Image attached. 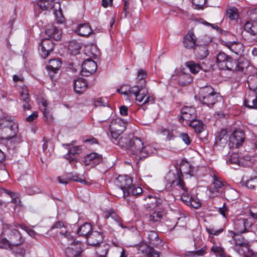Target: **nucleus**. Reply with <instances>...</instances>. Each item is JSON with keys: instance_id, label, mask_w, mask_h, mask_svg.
<instances>
[{"instance_id": "obj_1", "label": "nucleus", "mask_w": 257, "mask_h": 257, "mask_svg": "<svg viewBox=\"0 0 257 257\" xmlns=\"http://www.w3.org/2000/svg\"><path fill=\"white\" fill-rule=\"evenodd\" d=\"M116 141L117 145L121 148L127 149L138 160L146 158L157 152L156 147L151 145H145L138 138L130 139L127 137H121L118 138Z\"/></svg>"}, {"instance_id": "obj_2", "label": "nucleus", "mask_w": 257, "mask_h": 257, "mask_svg": "<svg viewBox=\"0 0 257 257\" xmlns=\"http://www.w3.org/2000/svg\"><path fill=\"white\" fill-rule=\"evenodd\" d=\"M146 76L147 72L145 70L143 69L139 70L138 72L137 79L140 85L133 86L129 89L130 93H133L135 95L136 100L142 103L140 109H143V110H145L144 105L153 104L155 101L154 97L150 95L147 88L145 86Z\"/></svg>"}, {"instance_id": "obj_3", "label": "nucleus", "mask_w": 257, "mask_h": 257, "mask_svg": "<svg viewBox=\"0 0 257 257\" xmlns=\"http://www.w3.org/2000/svg\"><path fill=\"white\" fill-rule=\"evenodd\" d=\"M216 63L220 69L239 72H243L248 65L242 61L236 62L224 52H219L217 54Z\"/></svg>"}, {"instance_id": "obj_4", "label": "nucleus", "mask_w": 257, "mask_h": 257, "mask_svg": "<svg viewBox=\"0 0 257 257\" xmlns=\"http://www.w3.org/2000/svg\"><path fill=\"white\" fill-rule=\"evenodd\" d=\"M167 184L170 186L172 185L179 186L183 191L181 196V199L187 205L192 198L188 193L187 189L185 186L184 181L179 175L176 176L174 174L169 173L165 177Z\"/></svg>"}, {"instance_id": "obj_5", "label": "nucleus", "mask_w": 257, "mask_h": 257, "mask_svg": "<svg viewBox=\"0 0 257 257\" xmlns=\"http://www.w3.org/2000/svg\"><path fill=\"white\" fill-rule=\"evenodd\" d=\"M133 180L127 175H119L115 180V185L118 188L113 189V195L119 196L122 195L123 197L126 196L127 191L132 185Z\"/></svg>"}, {"instance_id": "obj_6", "label": "nucleus", "mask_w": 257, "mask_h": 257, "mask_svg": "<svg viewBox=\"0 0 257 257\" xmlns=\"http://www.w3.org/2000/svg\"><path fill=\"white\" fill-rule=\"evenodd\" d=\"M199 97L202 103L209 107L213 106L220 97L219 94L215 92L213 88L210 86H207L200 89Z\"/></svg>"}, {"instance_id": "obj_7", "label": "nucleus", "mask_w": 257, "mask_h": 257, "mask_svg": "<svg viewBox=\"0 0 257 257\" xmlns=\"http://www.w3.org/2000/svg\"><path fill=\"white\" fill-rule=\"evenodd\" d=\"M126 126V122L119 118L112 120L109 126V132L111 138L116 141L125 130Z\"/></svg>"}, {"instance_id": "obj_8", "label": "nucleus", "mask_w": 257, "mask_h": 257, "mask_svg": "<svg viewBox=\"0 0 257 257\" xmlns=\"http://www.w3.org/2000/svg\"><path fill=\"white\" fill-rule=\"evenodd\" d=\"M225 186V182H222L221 179L216 175L213 176V182L210 185L209 190V196L213 198L222 193L223 192L224 187Z\"/></svg>"}, {"instance_id": "obj_9", "label": "nucleus", "mask_w": 257, "mask_h": 257, "mask_svg": "<svg viewBox=\"0 0 257 257\" xmlns=\"http://www.w3.org/2000/svg\"><path fill=\"white\" fill-rule=\"evenodd\" d=\"M244 139V132L241 130H235L229 137L228 146L229 148H238L242 146Z\"/></svg>"}, {"instance_id": "obj_10", "label": "nucleus", "mask_w": 257, "mask_h": 257, "mask_svg": "<svg viewBox=\"0 0 257 257\" xmlns=\"http://www.w3.org/2000/svg\"><path fill=\"white\" fill-rule=\"evenodd\" d=\"M82 252L81 243L80 241H74L65 249L66 257H81Z\"/></svg>"}, {"instance_id": "obj_11", "label": "nucleus", "mask_w": 257, "mask_h": 257, "mask_svg": "<svg viewBox=\"0 0 257 257\" xmlns=\"http://www.w3.org/2000/svg\"><path fill=\"white\" fill-rule=\"evenodd\" d=\"M8 240L14 248L22 244L23 240L18 230L15 228L6 230Z\"/></svg>"}, {"instance_id": "obj_12", "label": "nucleus", "mask_w": 257, "mask_h": 257, "mask_svg": "<svg viewBox=\"0 0 257 257\" xmlns=\"http://www.w3.org/2000/svg\"><path fill=\"white\" fill-rule=\"evenodd\" d=\"M54 44L49 39H43L40 43L39 50L43 58L48 56L50 53L53 51Z\"/></svg>"}, {"instance_id": "obj_13", "label": "nucleus", "mask_w": 257, "mask_h": 257, "mask_svg": "<svg viewBox=\"0 0 257 257\" xmlns=\"http://www.w3.org/2000/svg\"><path fill=\"white\" fill-rule=\"evenodd\" d=\"M97 69L96 63L90 59L85 60L82 65L81 74L83 76H88L94 73Z\"/></svg>"}, {"instance_id": "obj_14", "label": "nucleus", "mask_w": 257, "mask_h": 257, "mask_svg": "<svg viewBox=\"0 0 257 257\" xmlns=\"http://www.w3.org/2000/svg\"><path fill=\"white\" fill-rule=\"evenodd\" d=\"M102 161L101 155L96 153H92L86 155L84 158L83 162L85 166H90L94 167Z\"/></svg>"}, {"instance_id": "obj_15", "label": "nucleus", "mask_w": 257, "mask_h": 257, "mask_svg": "<svg viewBox=\"0 0 257 257\" xmlns=\"http://www.w3.org/2000/svg\"><path fill=\"white\" fill-rule=\"evenodd\" d=\"M197 41V38L195 36L193 30L191 29L184 36L183 43L185 48L190 49L195 47Z\"/></svg>"}, {"instance_id": "obj_16", "label": "nucleus", "mask_w": 257, "mask_h": 257, "mask_svg": "<svg viewBox=\"0 0 257 257\" xmlns=\"http://www.w3.org/2000/svg\"><path fill=\"white\" fill-rule=\"evenodd\" d=\"M18 132V125L16 122L7 127L0 133V138L4 140H10L14 138Z\"/></svg>"}, {"instance_id": "obj_17", "label": "nucleus", "mask_w": 257, "mask_h": 257, "mask_svg": "<svg viewBox=\"0 0 257 257\" xmlns=\"http://www.w3.org/2000/svg\"><path fill=\"white\" fill-rule=\"evenodd\" d=\"M87 243L91 246H96L103 240L102 234L98 231L91 232L86 237Z\"/></svg>"}, {"instance_id": "obj_18", "label": "nucleus", "mask_w": 257, "mask_h": 257, "mask_svg": "<svg viewBox=\"0 0 257 257\" xmlns=\"http://www.w3.org/2000/svg\"><path fill=\"white\" fill-rule=\"evenodd\" d=\"M224 45L227 47L231 52L237 55H241L243 52V45L238 42H225Z\"/></svg>"}, {"instance_id": "obj_19", "label": "nucleus", "mask_w": 257, "mask_h": 257, "mask_svg": "<svg viewBox=\"0 0 257 257\" xmlns=\"http://www.w3.org/2000/svg\"><path fill=\"white\" fill-rule=\"evenodd\" d=\"M244 103L245 106L249 108H257L256 91L251 90L249 92L244 99Z\"/></svg>"}, {"instance_id": "obj_20", "label": "nucleus", "mask_w": 257, "mask_h": 257, "mask_svg": "<svg viewBox=\"0 0 257 257\" xmlns=\"http://www.w3.org/2000/svg\"><path fill=\"white\" fill-rule=\"evenodd\" d=\"M45 32L48 36L56 41L60 40L61 38V30L58 29L53 25H48L47 26Z\"/></svg>"}, {"instance_id": "obj_21", "label": "nucleus", "mask_w": 257, "mask_h": 257, "mask_svg": "<svg viewBox=\"0 0 257 257\" xmlns=\"http://www.w3.org/2000/svg\"><path fill=\"white\" fill-rule=\"evenodd\" d=\"M182 115L180 118L182 119V121L184 120L189 121L192 119L196 118L195 110L192 107L184 106L181 110Z\"/></svg>"}, {"instance_id": "obj_22", "label": "nucleus", "mask_w": 257, "mask_h": 257, "mask_svg": "<svg viewBox=\"0 0 257 257\" xmlns=\"http://www.w3.org/2000/svg\"><path fill=\"white\" fill-rule=\"evenodd\" d=\"M252 223L250 219L247 218L240 219L236 223V229L240 233H244L250 229Z\"/></svg>"}, {"instance_id": "obj_23", "label": "nucleus", "mask_w": 257, "mask_h": 257, "mask_svg": "<svg viewBox=\"0 0 257 257\" xmlns=\"http://www.w3.org/2000/svg\"><path fill=\"white\" fill-rule=\"evenodd\" d=\"M20 99L24 102L23 107L24 110H30L31 108V105L29 104L30 98L29 97L28 90L27 87L25 86L21 87Z\"/></svg>"}, {"instance_id": "obj_24", "label": "nucleus", "mask_w": 257, "mask_h": 257, "mask_svg": "<svg viewBox=\"0 0 257 257\" xmlns=\"http://www.w3.org/2000/svg\"><path fill=\"white\" fill-rule=\"evenodd\" d=\"M193 167L188 163L181 164L180 168V172L182 177L187 176L191 177L193 176Z\"/></svg>"}, {"instance_id": "obj_25", "label": "nucleus", "mask_w": 257, "mask_h": 257, "mask_svg": "<svg viewBox=\"0 0 257 257\" xmlns=\"http://www.w3.org/2000/svg\"><path fill=\"white\" fill-rule=\"evenodd\" d=\"M74 86L75 91L80 94L83 93L87 88V84L86 80L81 78L75 80Z\"/></svg>"}, {"instance_id": "obj_26", "label": "nucleus", "mask_w": 257, "mask_h": 257, "mask_svg": "<svg viewBox=\"0 0 257 257\" xmlns=\"http://www.w3.org/2000/svg\"><path fill=\"white\" fill-rule=\"evenodd\" d=\"M81 152V149L80 146H75L71 147L69 149L68 151V153L66 155L65 158L66 159L69 160L70 163H71L72 165H73V163H76L77 160L74 158L72 157L71 155H76V154H79Z\"/></svg>"}, {"instance_id": "obj_27", "label": "nucleus", "mask_w": 257, "mask_h": 257, "mask_svg": "<svg viewBox=\"0 0 257 257\" xmlns=\"http://www.w3.org/2000/svg\"><path fill=\"white\" fill-rule=\"evenodd\" d=\"M163 216L162 212L160 211H156V210L150 212L149 214L146 215L147 221L151 223H154L159 222L161 220Z\"/></svg>"}, {"instance_id": "obj_28", "label": "nucleus", "mask_w": 257, "mask_h": 257, "mask_svg": "<svg viewBox=\"0 0 257 257\" xmlns=\"http://www.w3.org/2000/svg\"><path fill=\"white\" fill-rule=\"evenodd\" d=\"M139 250L145 253L147 257H159V253L150 246L142 245L140 246Z\"/></svg>"}, {"instance_id": "obj_29", "label": "nucleus", "mask_w": 257, "mask_h": 257, "mask_svg": "<svg viewBox=\"0 0 257 257\" xmlns=\"http://www.w3.org/2000/svg\"><path fill=\"white\" fill-rule=\"evenodd\" d=\"M228 138L229 139V137L227 135V131L225 130H222L216 138L215 143L222 146L225 145L229 142Z\"/></svg>"}, {"instance_id": "obj_30", "label": "nucleus", "mask_w": 257, "mask_h": 257, "mask_svg": "<svg viewBox=\"0 0 257 257\" xmlns=\"http://www.w3.org/2000/svg\"><path fill=\"white\" fill-rule=\"evenodd\" d=\"M58 180L59 182L61 184H67L70 180L77 181L84 184H87V182L85 179L79 177L77 174L73 175L72 177H67L65 179L59 177Z\"/></svg>"}, {"instance_id": "obj_31", "label": "nucleus", "mask_w": 257, "mask_h": 257, "mask_svg": "<svg viewBox=\"0 0 257 257\" xmlns=\"http://www.w3.org/2000/svg\"><path fill=\"white\" fill-rule=\"evenodd\" d=\"M61 61L59 59H50L47 66L48 70L55 73L61 67Z\"/></svg>"}, {"instance_id": "obj_32", "label": "nucleus", "mask_w": 257, "mask_h": 257, "mask_svg": "<svg viewBox=\"0 0 257 257\" xmlns=\"http://www.w3.org/2000/svg\"><path fill=\"white\" fill-rule=\"evenodd\" d=\"M38 5L42 10L49 11L54 9L56 6L53 0H39Z\"/></svg>"}, {"instance_id": "obj_33", "label": "nucleus", "mask_w": 257, "mask_h": 257, "mask_svg": "<svg viewBox=\"0 0 257 257\" xmlns=\"http://www.w3.org/2000/svg\"><path fill=\"white\" fill-rule=\"evenodd\" d=\"M77 32L80 36H87L92 33V30L87 24H83L79 25Z\"/></svg>"}, {"instance_id": "obj_34", "label": "nucleus", "mask_w": 257, "mask_h": 257, "mask_svg": "<svg viewBox=\"0 0 257 257\" xmlns=\"http://www.w3.org/2000/svg\"><path fill=\"white\" fill-rule=\"evenodd\" d=\"M190 126L193 128L197 133H200L204 130V125L202 121L195 118L189 120Z\"/></svg>"}, {"instance_id": "obj_35", "label": "nucleus", "mask_w": 257, "mask_h": 257, "mask_svg": "<svg viewBox=\"0 0 257 257\" xmlns=\"http://www.w3.org/2000/svg\"><path fill=\"white\" fill-rule=\"evenodd\" d=\"M92 229L91 225L90 224L85 223L82 225L80 226L77 230V233L81 236H84L86 237L91 233L90 231Z\"/></svg>"}, {"instance_id": "obj_36", "label": "nucleus", "mask_w": 257, "mask_h": 257, "mask_svg": "<svg viewBox=\"0 0 257 257\" xmlns=\"http://www.w3.org/2000/svg\"><path fill=\"white\" fill-rule=\"evenodd\" d=\"M231 235L235 242V246L243 245L244 244L248 243V241L240 235V233L237 231L236 233L231 232Z\"/></svg>"}, {"instance_id": "obj_37", "label": "nucleus", "mask_w": 257, "mask_h": 257, "mask_svg": "<svg viewBox=\"0 0 257 257\" xmlns=\"http://www.w3.org/2000/svg\"><path fill=\"white\" fill-rule=\"evenodd\" d=\"M81 46L80 43L76 40H72L69 42L68 49L72 55L79 54Z\"/></svg>"}, {"instance_id": "obj_38", "label": "nucleus", "mask_w": 257, "mask_h": 257, "mask_svg": "<svg viewBox=\"0 0 257 257\" xmlns=\"http://www.w3.org/2000/svg\"><path fill=\"white\" fill-rule=\"evenodd\" d=\"M247 82L250 90L257 91V73L250 75L248 77Z\"/></svg>"}, {"instance_id": "obj_39", "label": "nucleus", "mask_w": 257, "mask_h": 257, "mask_svg": "<svg viewBox=\"0 0 257 257\" xmlns=\"http://www.w3.org/2000/svg\"><path fill=\"white\" fill-rule=\"evenodd\" d=\"M235 250L240 255H243L244 257H246L249 253V244H244L243 245L235 246Z\"/></svg>"}, {"instance_id": "obj_40", "label": "nucleus", "mask_w": 257, "mask_h": 257, "mask_svg": "<svg viewBox=\"0 0 257 257\" xmlns=\"http://www.w3.org/2000/svg\"><path fill=\"white\" fill-rule=\"evenodd\" d=\"M185 65L189 69L190 72L194 74L197 73L201 69L200 64L193 61L187 62Z\"/></svg>"}, {"instance_id": "obj_41", "label": "nucleus", "mask_w": 257, "mask_h": 257, "mask_svg": "<svg viewBox=\"0 0 257 257\" xmlns=\"http://www.w3.org/2000/svg\"><path fill=\"white\" fill-rule=\"evenodd\" d=\"M5 192L11 197V202L15 204L16 206H21V201L18 194L15 192L9 191L7 190H5Z\"/></svg>"}, {"instance_id": "obj_42", "label": "nucleus", "mask_w": 257, "mask_h": 257, "mask_svg": "<svg viewBox=\"0 0 257 257\" xmlns=\"http://www.w3.org/2000/svg\"><path fill=\"white\" fill-rule=\"evenodd\" d=\"M56 7L58 8V10H54V14L55 16L56 20L58 23H63L64 22L65 18L62 15L61 10H60V4L56 3Z\"/></svg>"}, {"instance_id": "obj_43", "label": "nucleus", "mask_w": 257, "mask_h": 257, "mask_svg": "<svg viewBox=\"0 0 257 257\" xmlns=\"http://www.w3.org/2000/svg\"><path fill=\"white\" fill-rule=\"evenodd\" d=\"M158 135H161L163 137H165L167 141L171 140L174 138V135L172 132L166 129H160L157 131Z\"/></svg>"}, {"instance_id": "obj_44", "label": "nucleus", "mask_w": 257, "mask_h": 257, "mask_svg": "<svg viewBox=\"0 0 257 257\" xmlns=\"http://www.w3.org/2000/svg\"><path fill=\"white\" fill-rule=\"evenodd\" d=\"M146 200L148 201V203L146 205V208L148 211H149L150 209H154L158 205L157 199L155 197L149 195Z\"/></svg>"}, {"instance_id": "obj_45", "label": "nucleus", "mask_w": 257, "mask_h": 257, "mask_svg": "<svg viewBox=\"0 0 257 257\" xmlns=\"http://www.w3.org/2000/svg\"><path fill=\"white\" fill-rule=\"evenodd\" d=\"M14 123L15 122L14 121L7 119L6 117L2 118L0 120V133H2V131L5 130L7 127H10V125Z\"/></svg>"}, {"instance_id": "obj_46", "label": "nucleus", "mask_w": 257, "mask_h": 257, "mask_svg": "<svg viewBox=\"0 0 257 257\" xmlns=\"http://www.w3.org/2000/svg\"><path fill=\"white\" fill-rule=\"evenodd\" d=\"M227 16L231 20H235L238 17V10L235 7L229 8L227 10Z\"/></svg>"}, {"instance_id": "obj_47", "label": "nucleus", "mask_w": 257, "mask_h": 257, "mask_svg": "<svg viewBox=\"0 0 257 257\" xmlns=\"http://www.w3.org/2000/svg\"><path fill=\"white\" fill-rule=\"evenodd\" d=\"M105 217L106 218H108L111 217L113 219L115 220L118 223V224L121 226V227H123V225L119 222V219L117 216L116 213L113 211V210L110 209L108 211H106L104 212Z\"/></svg>"}, {"instance_id": "obj_48", "label": "nucleus", "mask_w": 257, "mask_h": 257, "mask_svg": "<svg viewBox=\"0 0 257 257\" xmlns=\"http://www.w3.org/2000/svg\"><path fill=\"white\" fill-rule=\"evenodd\" d=\"M142 189L141 187H135L134 185H132L130 188V190L127 191L126 196L128 195H138L142 193Z\"/></svg>"}, {"instance_id": "obj_49", "label": "nucleus", "mask_w": 257, "mask_h": 257, "mask_svg": "<svg viewBox=\"0 0 257 257\" xmlns=\"http://www.w3.org/2000/svg\"><path fill=\"white\" fill-rule=\"evenodd\" d=\"M148 238L150 240V243H152L154 245H157V243H154V241L158 242L159 238L157 233L155 231H150L148 233Z\"/></svg>"}, {"instance_id": "obj_50", "label": "nucleus", "mask_w": 257, "mask_h": 257, "mask_svg": "<svg viewBox=\"0 0 257 257\" xmlns=\"http://www.w3.org/2000/svg\"><path fill=\"white\" fill-rule=\"evenodd\" d=\"M208 54L209 51L205 47H200L197 50L198 57L201 59L206 57Z\"/></svg>"}, {"instance_id": "obj_51", "label": "nucleus", "mask_w": 257, "mask_h": 257, "mask_svg": "<svg viewBox=\"0 0 257 257\" xmlns=\"http://www.w3.org/2000/svg\"><path fill=\"white\" fill-rule=\"evenodd\" d=\"M205 251L206 247H203L201 249L195 251L188 252L186 253V255L189 256H201L205 253Z\"/></svg>"}, {"instance_id": "obj_52", "label": "nucleus", "mask_w": 257, "mask_h": 257, "mask_svg": "<svg viewBox=\"0 0 257 257\" xmlns=\"http://www.w3.org/2000/svg\"><path fill=\"white\" fill-rule=\"evenodd\" d=\"M8 239L4 238L0 240V248L4 249H14V247L11 245Z\"/></svg>"}, {"instance_id": "obj_53", "label": "nucleus", "mask_w": 257, "mask_h": 257, "mask_svg": "<svg viewBox=\"0 0 257 257\" xmlns=\"http://www.w3.org/2000/svg\"><path fill=\"white\" fill-rule=\"evenodd\" d=\"M187 205L190 206L194 208L197 209L200 207L201 202L198 199L192 198Z\"/></svg>"}, {"instance_id": "obj_54", "label": "nucleus", "mask_w": 257, "mask_h": 257, "mask_svg": "<svg viewBox=\"0 0 257 257\" xmlns=\"http://www.w3.org/2000/svg\"><path fill=\"white\" fill-rule=\"evenodd\" d=\"M96 252L99 256L106 257V254L108 252V248L107 246H104L102 247L97 248Z\"/></svg>"}, {"instance_id": "obj_55", "label": "nucleus", "mask_w": 257, "mask_h": 257, "mask_svg": "<svg viewBox=\"0 0 257 257\" xmlns=\"http://www.w3.org/2000/svg\"><path fill=\"white\" fill-rule=\"evenodd\" d=\"M230 162L232 164H237L238 165L242 163V162H241V159L239 158L238 154L236 153H233L231 155Z\"/></svg>"}, {"instance_id": "obj_56", "label": "nucleus", "mask_w": 257, "mask_h": 257, "mask_svg": "<svg viewBox=\"0 0 257 257\" xmlns=\"http://www.w3.org/2000/svg\"><path fill=\"white\" fill-rule=\"evenodd\" d=\"M108 101L106 98H99L94 101L95 106H106L108 104Z\"/></svg>"}, {"instance_id": "obj_57", "label": "nucleus", "mask_w": 257, "mask_h": 257, "mask_svg": "<svg viewBox=\"0 0 257 257\" xmlns=\"http://www.w3.org/2000/svg\"><path fill=\"white\" fill-rule=\"evenodd\" d=\"M180 137L186 145L191 144L192 140L188 134L182 133L180 134Z\"/></svg>"}, {"instance_id": "obj_58", "label": "nucleus", "mask_w": 257, "mask_h": 257, "mask_svg": "<svg viewBox=\"0 0 257 257\" xmlns=\"http://www.w3.org/2000/svg\"><path fill=\"white\" fill-rule=\"evenodd\" d=\"M183 79H185L184 81L182 80L181 82L184 85H188L192 81V77L189 74H184L180 77V81Z\"/></svg>"}, {"instance_id": "obj_59", "label": "nucleus", "mask_w": 257, "mask_h": 257, "mask_svg": "<svg viewBox=\"0 0 257 257\" xmlns=\"http://www.w3.org/2000/svg\"><path fill=\"white\" fill-rule=\"evenodd\" d=\"M206 0H192V3L197 9H202Z\"/></svg>"}, {"instance_id": "obj_60", "label": "nucleus", "mask_w": 257, "mask_h": 257, "mask_svg": "<svg viewBox=\"0 0 257 257\" xmlns=\"http://www.w3.org/2000/svg\"><path fill=\"white\" fill-rule=\"evenodd\" d=\"M224 193L227 200H233L235 197L236 192L234 190H227Z\"/></svg>"}, {"instance_id": "obj_61", "label": "nucleus", "mask_w": 257, "mask_h": 257, "mask_svg": "<svg viewBox=\"0 0 257 257\" xmlns=\"http://www.w3.org/2000/svg\"><path fill=\"white\" fill-rule=\"evenodd\" d=\"M246 186L250 189H254L257 186V180L255 179H250L246 182Z\"/></svg>"}, {"instance_id": "obj_62", "label": "nucleus", "mask_w": 257, "mask_h": 257, "mask_svg": "<svg viewBox=\"0 0 257 257\" xmlns=\"http://www.w3.org/2000/svg\"><path fill=\"white\" fill-rule=\"evenodd\" d=\"M17 254L18 257H25V250L21 248L18 247V245L14 248V249H12Z\"/></svg>"}, {"instance_id": "obj_63", "label": "nucleus", "mask_w": 257, "mask_h": 257, "mask_svg": "<svg viewBox=\"0 0 257 257\" xmlns=\"http://www.w3.org/2000/svg\"><path fill=\"white\" fill-rule=\"evenodd\" d=\"M211 250L214 253L218 254L220 256H222L224 253V249L222 247L217 246H212L211 248Z\"/></svg>"}, {"instance_id": "obj_64", "label": "nucleus", "mask_w": 257, "mask_h": 257, "mask_svg": "<svg viewBox=\"0 0 257 257\" xmlns=\"http://www.w3.org/2000/svg\"><path fill=\"white\" fill-rule=\"evenodd\" d=\"M218 211L223 217H226V212L228 211V208L225 203L222 207H219Z\"/></svg>"}]
</instances>
